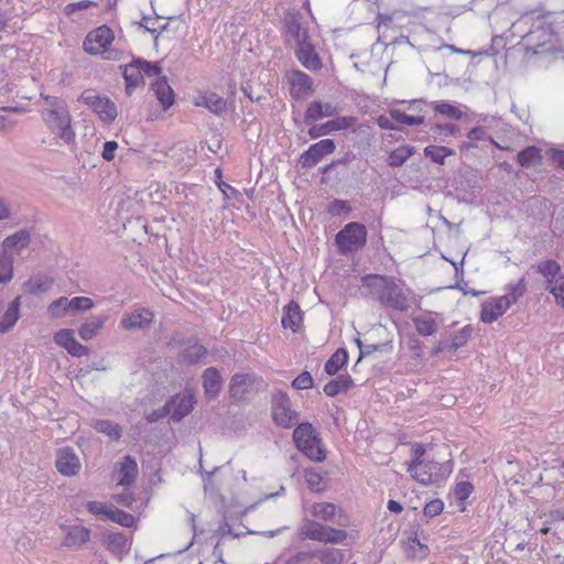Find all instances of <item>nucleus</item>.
Returning <instances> with one entry per match:
<instances>
[{
  "label": "nucleus",
  "mask_w": 564,
  "mask_h": 564,
  "mask_svg": "<svg viewBox=\"0 0 564 564\" xmlns=\"http://www.w3.org/2000/svg\"><path fill=\"white\" fill-rule=\"evenodd\" d=\"M364 285L369 289L370 295L384 307L406 312L413 292L395 282L393 276L369 274L364 279Z\"/></svg>",
  "instance_id": "f257e3e1"
},
{
  "label": "nucleus",
  "mask_w": 564,
  "mask_h": 564,
  "mask_svg": "<svg viewBox=\"0 0 564 564\" xmlns=\"http://www.w3.org/2000/svg\"><path fill=\"white\" fill-rule=\"evenodd\" d=\"M113 40V31L107 25H101L86 35L83 46L85 52L90 55L101 54L105 59L118 61L121 57V52L110 47Z\"/></svg>",
  "instance_id": "f03ea898"
},
{
  "label": "nucleus",
  "mask_w": 564,
  "mask_h": 564,
  "mask_svg": "<svg viewBox=\"0 0 564 564\" xmlns=\"http://www.w3.org/2000/svg\"><path fill=\"white\" fill-rule=\"evenodd\" d=\"M366 242L367 228L361 223H348L335 236L338 252L343 256L360 250L365 247Z\"/></svg>",
  "instance_id": "7ed1b4c3"
},
{
  "label": "nucleus",
  "mask_w": 564,
  "mask_h": 564,
  "mask_svg": "<svg viewBox=\"0 0 564 564\" xmlns=\"http://www.w3.org/2000/svg\"><path fill=\"white\" fill-rule=\"evenodd\" d=\"M41 116L47 128L66 144L75 143L76 134L70 124L72 117L68 107L57 108V110H41Z\"/></svg>",
  "instance_id": "20e7f679"
},
{
  "label": "nucleus",
  "mask_w": 564,
  "mask_h": 564,
  "mask_svg": "<svg viewBox=\"0 0 564 564\" xmlns=\"http://www.w3.org/2000/svg\"><path fill=\"white\" fill-rule=\"evenodd\" d=\"M271 412L273 422L283 429H291L299 419V413L291 409L290 398L283 391L272 393Z\"/></svg>",
  "instance_id": "39448f33"
},
{
  "label": "nucleus",
  "mask_w": 564,
  "mask_h": 564,
  "mask_svg": "<svg viewBox=\"0 0 564 564\" xmlns=\"http://www.w3.org/2000/svg\"><path fill=\"white\" fill-rule=\"evenodd\" d=\"M155 321L154 312L148 307H137L130 313L123 314L119 326L127 332L149 329Z\"/></svg>",
  "instance_id": "423d86ee"
},
{
  "label": "nucleus",
  "mask_w": 564,
  "mask_h": 564,
  "mask_svg": "<svg viewBox=\"0 0 564 564\" xmlns=\"http://www.w3.org/2000/svg\"><path fill=\"white\" fill-rule=\"evenodd\" d=\"M444 467L435 460H423L415 469L408 468L411 476L422 485L436 484L445 478Z\"/></svg>",
  "instance_id": "0eeeda50"
},
{
  "label": "nucleus",
  "mask_w": 564,
  "mask_h": 564,
  "mask_svg": "<svg viewBox=\"0 0 564 564\" xmlns=\"http://www.w3.org/2000/svg\"><path fill=\"white\" fill-rule=\"evenodd\" d=\"M335 149L336 144L333 139H323L304 151L299 159V163L303 169H311L324 156L332 154Z\"/></svg>",
  "instance_id": "6e6552de"
},
{
  "label": "nucleus",
  "mask_w": 564,
  "mask_h": 564,
  "mask_svg": "<svg viewBox=\"0 0 564 564\" xmlns=\"http://www.w3.org/2000/svg\"><path fill=\"white\" fill-rule=\"evenodd\" d=\"M256 382L257 376L254 373H235L229 381L230 399L235 402L247 401Z\"/></svg>",
  "instance_id": "1a4fd4ad"
},
{
  "label": "nucleus",
  "mask_w": 564,
  "mask_h": 564,
  "mask_svg": "<svg viewBox=\"0 0 564 564\" xmlns=\"http://www.w3.org/2000/svg\"><path fill=\"white\" fill-rule=\"evenodd\" d=\"M55 467L63 476L72 477L78 474L80 462L73 448L63 447L56 453Z\"/></svg>",
  "instance_id": "9d476101"
},
{
  "label": "nucleus",
  "mask_w": 564,
  "mask_h": 564,
  "mask_svg": "<svg viewBox=\"0 0 564 564\" xmlns=\"http://www.w3.org/2000/svg\"><path fill=\"white\" fill-rule=\"evenodd\" d=\"M290 94L293 99L302 100L313 93L312 78L302 70H292L289 75Z\"/></svg>",
  "instance_id": "9b49d317"
},
{
  "label": "nucleus",
  "mask_w": 564,
  "mask_h": 564,
  "mask_svg": "<svg viewBox=\"0 0 564 564\" xmlns=\"http://www.w3.org/2000/svg\"><path fill=\"white\" fill-rule=\"evenodd\" d=\"M509 307L510 302L502 300L501 296L490 299L481 304L480 321L491 324L502 316Z\"/></svg>",
  "instance_id": "f8f14e48"
},
{
  "label": "nucleus",
  "mask_w": 564,
  "mask_h": 564,
  "mask_svg": "<svg viewBox=\"0 0 564 564\" xmlns=\"http://www.w3.org/2000/svg\"><path fill=\"white\" fill-rule=\"evenodd\" d=\"M295 54L300 63L310 70H317L322 67V62L318 54L315 52L314 46L307 42V40L302 39L300 43H297Z\"/></svg>",
  "instance_id": "ddd939ff"
},
{
  "label": "nucleus",
  "mask_w": 564,
  "mask_h": 564,
  "mask_svg": "<svg viewBox=\"0 0 564 564\" xmlns=\"http://www.w3.org/2000/svg\"><path fill=\"white\" fill-rule=\"evenodd\" d=\"M31 242V234L28 229H21L6 237L1 243L0 251L12 254H19Z\"/></svg>",
  "instance_id": "4468645a"
},
{
  "label": "nucleus",
  "mask_w": 564,
  "mask_h": 564,
  "mask_svg": "<svg viewBox=\"0 0 564 564\" xmlns=\"http://www.w3.org/2000/svg\"><path fill=\"white\" fill-rule=\"evenodd\" d=\"M223 382V377L217 368L209 367L205 369L202 375L205 397L208 400H215L221 390Z\"/></svg>",
  "instance_id": "2eb2a0df"
},
{
  "label": "nucleus",
  "mask_w": 564,
  "mask_h": 564,
  "mask_svg": "<svg viewBox=\"0 0 564 564\" xmlns=\"http://www.w3.org/2000/svg\"><path fill=\"white\" fill-rule=\"evenodd\" d=\"M119 68L122 72L128 96H131L135 88L144 85V78L137 63V58H133L132 62L127 65H120Z\"/></svg>",
  "instance_id": "dca6fc26"
},
{
  "label": "nucleus",
  "mask_w": 564,
  "mask_h": 564,
  "mask_svg": "<svg viewBox=\"0 0 564 564\" xmlns=\"http://www.w3.org/2000/svg\"><path fill=\"white\" fill-rule=\"evenodd\" d=\"M302 323L303 312L301 311L299 303L295 301L289 302V304L283 307V316L281 319L282 327L296 333L299 332Z\"/></svg>",
  "instance_id": "f3484780"
},
{
  "label": "nucleus",
  "mask_w": 564,
  "mask_h": 564,
  "mask_svg": "<svg viewBox=\"0 0 564 564\" xmlns=\"http://www.w3.org/2000/svg\"><path fill=\"white\" fill-rule=\"evenodd\" d=\"M109 316L107 314L93 315L78 328V335L85 341L97 336L99 330L105 326Z\"/></svg>",
  "instance_id": "a211bd4d"
},
{
  "label": "nucleus",
  "mask_w": 564,
  "mask_h": 564,
  "mask_svg": "<svg viewBox=\"0 0 564 564\" xmlns=\"http://www.w3.org/2000/svg\"><path fill=\"white\" fill-rule=\"evenodd\" d=\"M170 399H175L171 411V419L174 422H180L186 415H188L194 408L195 399L193 394H184L180 397L178 394L171 397Z\"/></svg>",
  "instance_id": "6ab92c4d"
},
{
  "label": "nucleus",
  "mask_w": 564,
  "mask_h": 564,
  "mask_svg": "<svg viewBox=\"0 0 564 564\" xmlns=\"http://www.w3.org/2000/svg\"><path fill=\"white\" fill-rule=\"evenodd\" d=\"M102 542L106 549L118 557H121L129 550L128 538L120 532L105 533Z\"/></svg>",
  "instance_id": "aec40b11"
},
{
  "label": "nucleus",
  "mask_w": 564,
  "mask_h": 564,
  "mask_svg": "<svg viewBox=\"0 0 564 564\" xmlns=\"http://www.w3.org/2000/svg\"><path fill=\"white\" fill-rule=\"evenodd\" d=\"M152 89L164 110H166L174 104V101H175L174 91L171 88V86L169 85L165 76L159 77L152 84Z\"/></svg>",
  "instance_id": "412c9836"
},
{
  "label": "nucleus",
  "mask_w": 564,
  "mask_h": 564,
  "mask_svg": "<svg viewBox=\"0 0 564 564\" xmlns=\"http://www.w3.org/2000/svg\"><path fill=\"white\" fill-rule=\"evenodd\" d=\"M296 447L311 460L321 463L325 459V451L321 446V438L313 437V441L306 440L295 442Z\"/></svg>",
  "instance_id": "4be33fe9"
},
{
  "label": "nucleus",
  "mask_w": 564,
  "mask_h": 564,
  "mask_svg": "<svg viewBox=\"0 0 564 564\" xmlns=\"http://www.w3.org/2000/svg\"><path fill=\"white\" fill-rule=\"evenodd\" d=\"M91 110L106 123L113 122L118 116L116 104L106 96H101Z\"/></svg>",
  "instance_id": "5701e85b"
},
{
  "label": "nucleus",
  "mask_w": 564,
  "mask_h": 564,
  "mask_svg": "<svg viewBox=\"0 0 564 564\" xmlns=\"http://www.w3.org/2000/svg\"><path fill=\"white\" fill-rule=\"evenodd\" d=\"M90 538V530L83 525H72L67 529L63 545L67 547H79Z\"/></svg>",
  "instance_id": "b1692460"
},
{
  "label": "nucleus",
  "mask_w": 564,
  "mask_h": 564,
  "mask_svg": "<svg viewBox=\"0 0 564 564\" xmlns=\"http://www.w3.org/2000/svg\"><path fill=\"white\" fill-rule=\"evenodd\" d=\"M137 475L138 465L135 460L130 455L124 456L119 469L118 485L123 487L132 485L135 480Z\"/></svg>",
  "instance_id": "393cba45"
},
{
  "label": "nucleus",
  "mask_w": 564,
  "mask_h": 564,
  "mask_svg": "<svg viewBox=\"0 0 564 564\" xmlns=\"http://www.w3.org/2000/svg\"><path fill=\"white\" fill-rule=\"evenodd\" d=\"M21 296H15L0 319V332H9L20 317Z\"/></svg>",
  "instance_id": "a878e982"
},
{
  "label": "nucleus",
  "mask_w": 564,
  "mask_h": 564,
  "mask_svg": "<svg viewBox=\"0 0 564 564\" xmlns=\"http://www.w3.org/2000/svg\"><path fill=\"white\" fill-rule=\"evenodd\" d=\"M53 283L54 280L52 278L45 275H34L23 283V290L29 294L37 295L50 291Z\"/></svg>",
  "instance_id": "bb28decb"
},
{
  "label": "nucleus",
  "mask_w": 564,
  "mask_h": 564,
  "mask_svg": "<svg viewBox=\"0 0 564 564\" xmlns=\"http://www.w3.org/2000/svg\"><path fill=\"white\" fill-rule=\"evenodd\" d=\"M414 153V147L409 144L400 145L389 152L387 164L390 167H401Z\"/></svg>",
  "instance_id": "cd10ccee"
},
{
  "label": "nucleus",
  "mask_w": 564,
  "mask_h": 564,
  "mask_svg": "<svg viewBox=\"0 0 564 564\" xmlns=\"http://www.w3.org/2000/svg\"><path fill=\"white\" fill-rule=\"evenodd\" d=\"M325 529H326V525H324L317 521L306 520L299 528V538H300V540L310 539L313 541L321 542Z\"/></svg>",
  "instance_id": "c85d7f7f"
},
{
  "label": "nucleus",
  "mask_w": 564,
  "mask_h": 564,
  "mask_svg": "<svg viewBox=\"0 0 564 564\" xmlns=\"http://www.w3.org/2000/svg\"><path fill=\"white\" fill-rule=\"evenodd\" d=\"M354 381L350 375H339L336 379L330 380L324 386V393L328 397H335L340 392L347 391Z\"/></svg>",
  "instance_id": "c756f323"
},
{
  "label": "nucleus",
  "mask_w": 564,
  "mask_h": 564,
  "mask_svg": "<svg viewBox=\"0 0 564 564\" xmlns=\"http://www.w3.org/2000/svg\"><path fill=\"white\" fill-rule=\"evenodd\" d=\"M348 361V351L345 348H338L325 362L324 370L327 375H336L340 368Z\"/></svg>",
  "instance_id": "7c9ffc66"
},
{
  "label": "nucleus",
  "mask_w": 564,
  "mask_h": 564,
  "mask_svg": "<svg viewBox=\"0 0 564 564\" xmlns=\"http://www.w3.org/2000/svg\"><path fill=\"white\" fill-rule=\"evenodd\" d=\"M207 108L210 112L220 116L227 110L226 100L215 93H209L202 97V102L198 104Z\"/></svg>",
  "instance_id": "2f4dec72"
},
{
  "label": "nucleus",
  "mask_w": 564,
  "mask_h": 564,
  "mask_svg": "<svg viewBox=\"0 0 564 564\" xmlns=\"http://www.w3.org/2000/svg\"><path fill=\"white\" fill-rule=\"evenodd\" d=\"M207 355V349L199 345V344H194V345H191L186 348H184L181 354H180V357H181V360L185 364H188V365H196L198 362H200V360L203 358H205Z\"/></svg>",
  "instance_id": "473e14b6"
},
{
  "label": "nucleus",
  "mask_w": 564,
  "mask_h": 564,
  "mask_svg": "<svg viewBox=\"0 0 564 564\" xmlns=\"http://www.w3.org/2000/svg\"><path fill=\"white\" fill-rule=\"evenodd\" d=\"M412 322L420 336H432L438 329V324L430 316H415L412 318Z\"/></svg>",
  "instance_id": "72a5a7b5"
},
{
  "label": "nucleus",
  "mask_w": 564,
  "mask_h": 564,
  "mask_svg": "<svg viewBox=\"0 0 564 564\" xmlns=\"http://www.w3.org/2000/svg\"><path fill=\"white\" fill-rule=\"evenodd\" d=\"M423 153L430 158L432 162L443 165L446 156L455 154V150L443 145H427L424 148Z\"/></svg>",
  "instance_id": "f704fd0d"
},
{
  "label": "nucleus",
  "mask_w": 564,
  "mask_h": 564,
  "mask_svg": "<svg viewBox=\"0 0 564 564\" xmlns=\"http://www.w3.org/2000/svg\"><path fill=\"white\" fill-rule=\"evenodd\" d=\"M321 564H341L344 562V553L341 550L334 547L319 549L314 551Z\"/></svg>",
  "instance_id": "c9c22d12"
},
{
  "label": "nucleus",
  "mask_w": 564,
  "mask_h": 564,
  "mask_svg": "<svg viewBox=\"0 0 564 564\" xmlns=\"http://www.w3.org/2000/svg\"><path fill=\"white\" fill-rule=\"evenodd\" d=\"M541 160V150L535 145L527 147L517 154V161L522 167H530Z\"/></svg>",
  "instance_id": "e433bc0d"
},
{
  "label": "nucleus",
  "mask_w": 564,
  "mask_h": 564,
  "mask_svg": "<svg viewBox=\"0 0 564 564\" xmlns=\"http://www.w3.org/2000/svg\"><path fill=\"white\" fill-rule=\"evenodd\" d=\"M94 427L97 432L109 436L113 441H118L122 435L121 426L110 420H97Z\"/></svg>",
  "instance_id": "4c0bfd02"
},
{
  "label": "nucleus",
  "mask_w": 564,
  "mask_h": 564,
  "mask_svg": "<svg viewBox=\"0 0 564 564\" xmlns=\"http://www.w3.org/2000/svg\"><path fill=\"white\" fill-rule=\"evenodd\" d=\"M284 28L288 34L295 40L296 44L300 43L302 39L307 40V32L302 31V25L297 15H289L284 21Z\"/></svg>",
  "instance_id": "58836bf2"
},
{
  "label": "nucleus",
  "mask_w": 564,
  "mask_h": 564,
  "mask_svg": "<svg viewBox=\"0 0 564 564\" xmlns=\"http://www.w3.org/2000/svg\"><path fill=\"white\" fill-rule=\"evenodd\" d=\"M431 106L433 107V109L435 110L436 113H438L443 117H446L449 119H455V120H459L463 117L462 110H459L456 106H454L447 101H444V100L435 101V102H432Z\"/></svg>",
  "instance_id": "ea45409f"
},
{
  "label": "nucleus",
  "mask_w": 564,
  "mask_h": 564,
  "mask_svg": "<svg viewBox=\"0 0 564 564\" xmlns=\"http://www.w3.org/2000/svg\"><path fill=\"white\" fill-rule=\"evenodd\" d=\"M13 261L12 254H7L0 251V283L7 284L13 278Z\"/></svg>",
  "instance_id": "a19ab883"
},
{
  "label": "nucleus",
  "mask_w": 564,
  "mask_h": 564,
  "mask_svg": "<svg viewBox=\"0 0 564 564\" xmlns=\"http://www.w3.org/2000/svg\"><path fill=\"white\" fill-rule=\"evenodd\" d=\"M107 519L124 528H131L135 523L133 514L116 507L110 508Z\"/></svg>",
  "instance_id": "79ce46f5"
},
{
  "label": "nucleus",
  "mask_w": 564,
  "mask_h": 564,
  "mask_svg": "<svg viewBox=\"0 0 564 564\" xmlns=\"http://www.w3.org/2000/svg\"><path fill=\"white\" fill-rule=\"evenodd\" d=\"M336 506L330 502H318L312 507V513L315 518L324 521L332 520L336 514Z\"/></svg>",
  "instance_id": "37998d69"
},
{
  "label": "nucleus",
  "mask_w": 564,
  "mask_h": 564,
  "mask_svg": "<svg viewBox=\"0 0 564 564\" xmlns=\"http://www.w3.org/2000/svg\"><path fill=\"white\" fill-rule=\"evenodd\" d=\"M66 306L69 307L70 315H75L78 312H86L94 307V301L86 296H75L67 299Z\"/></svg>",
  "instance_id": "c03bdc74"
},
{
  "label": "nucleus",
  "mask_w": 564,
  "mask_h": 564,
  "mask_svg": "<svg viewBox=\"0 0 564 564\" xmlns=\"http://www.w3.org/2000/svg\"><path fill=\"white\" fill-rule=\"evenodd\" d=\"M391 119H393L398 123L408 124V126H419L424 123L425 118L423 116H411L399 109H391L389 111Z\"/></svg>",
  "instance_id": "a18cd8bd"
},
{
  "label": "nucleus",
  "mask_w": 564,
  "mask_h": 564,
  "mask_svg": "<svg viewBox=\"0 0 564 564\" xmlns=\"http://www.w3.org/2000/svg\"><path fill=\"white\" fill-rule=\"evenodd\" d=\"M318 436L317 432L313 427V425L310 422H303L300 423L293 431V441L301 442L311 440L313 441V437Z\"/></svg>",
  "instance_id": "49530a36"
},
{
  "label": "nucleus",
  "mask_w": 564,
  "mask_h": 564,
  "mask_svg": "<svg viewBox=\"0 0 564 564\" xmlns=\"http://www.w3.org/2000/svg\"><path fill=\"white\" fill-rule=\"evenodd\" d=\"M404 534L406 535V544L409 549L414 550L415 547L419 549V556L421 558H424L429 554V547L427 545L420 542L417 539V530L415 528H412L410 530L404 531Z\"/></svg>",
  "instance_id": "de8ad7c7"
},
{
  "label": "nucleus",
  "mask_w": 564,
  "mask_h": 564,
  "mask_svg": "<svg viewBox=\"0 0 564 564\" xmlns=\"http://www.w3.org/2000/svg\"><path fill=\"white\" fill-rule=\"evenodd\" d=\"M66 296H61L57 300L53 301L47 307L48 315L53 318H61L66 316L67 314L70 315L69 307L66 306Z\"/></svg>",
  "instance_id": "09e8293b"
},
{
  "label": "nucleus",
  "mask_w": 564,
  "mask_h": 564,
  "mask_svg": "<svg viewBox=\"0 0 564 564\" xmlns=\"http://www.w3.org/2000/svg\"><path fill=\"white\" fill-rule=\"evenodd\" d=\"M527 292V284L524 279H520L516 284L508 285V293L502 297V300H508L510 302V306L524 295Z\"/></svg>",
  "instance_id": "8fccbe9b"
},
{
  "label": "nucleus",
  "mask_w": 564,
  "mask_h": 564,
  "mask_svg": "<svg viewBox=\"0 0 564 564\" xmlns=\"http://www.w3.org/2000/svg\"><path fill=\"white\" fill-rule=\"evenodd\" d=\"M473 333V327L470 325H466L463 328H460L458 332H455L451 335V346L453 350H456L468 341Z\"/></svg>",
  "instance_id": "3c124183"
},
{
  "label": "nucleus",
  "mask_w": 564,
  "mask_h": 564,
  "mask_svg": "<svg viewBox=\"0 0 564 564\" xmlns=\"http://www.w3.org/2000/svg\"><path fill=\"white\" fill-rule=\"evenodd\" d=\"M546 289H549L555 297L556 304L564 308V275L556 279L554 284L552 280H547Z\"/></svg>",
  "instance_id": "603ef678"
},
{
  "label": "nucleus",
  "mask_w": 564,
  "mask_h": 564,
  "mask_svg": "<svg viewBox=\"0 0 564 564\" xmlns=\"http://www.w3.org/2000/svg\"><path fill=\"white\" fill-rule=\"evenodd\" d=\"M305 480L310 490L316 492L324 490V478L314 468L305 469Z\"/></svg>",
  "instance_id": "864d4df0"
},
{
  "label": "nucleus",
  "mask_w": 564,
  "mask_h": 564,
  "mask_svg": "<svg viewBox=\"0 0 564 564\" xmlns=\"http://www.w3.org/2000/svg\"><path fill=\"white\" fill-rule=\"evenodd\" d=\"M348 536V532L343 529H335L333 527L326 525L323 538L321 540L322 543H340Z\"/></svg>",
  "instance_id": "5fc2aeb1"
},
{
  "label": "nucleus",
  "mask_w": 564,
  "mask_h": 564,
  "mask_svg": "<svg viewBox=\"0 0 564 564\" xmlns=\"http://www.w3.org/2000/svg\"><path fill=\"white\" fill-rule=\"evenodd\" d=\"M324 118L322 112V101L314 100L308 104L305 113H304V122L305 124H311L314 121Z\"/></svg>",
  "instance_id": "6e6d98bb"
},
{
  "label": "nucleus",
  "mask_w": 564,
  "mask_h": 564,
  "mask_svg": "<svg viewBox=\"0 0 564 564\" xmlns=\"http://www.w3.org/2000/svg\"><path fill=\"white\" fill-rule=\"evenodd\" d=\"M174 402H175V399H169L162 408H160L158 410H153V411L149 412L148 414H145L147 422L155 423V422H159L160 420L164 419L165 416H167L172 411V406H173Z\"/></svg>",
  "instance_id": "4d7b16f0"
},
{
  "label": "nucleus",
  "mask_w": 564,
  "mask_h": 564,
  "mask_svg": "<svg viewBox=\"0 0 564 564\" xmlns=\"http://www.w3.org/2000/svg\"><path fill=\"white\" fill-rule=\"evenodd\" d=\"M137 63L139 64L143 78L160 76L162 73V68L158 62H149L139 57L137 58Z\"/></svg>",
  "instance_id": "13d9d810"
},
{
  "label": "nucleus",
  "mask_w": 564,
  "mask_h": 564,
  "mask_svg": "<svg viewBox=\"0 0 564 564\" xmlns=\"http://www.w3.org/2000/svg\"><path fill=\"white\" fill-rule=\"evenodd\" d=\"M561 265L555 260H545L538 264V272L546 278L553 279L560 273Z\"/></svg>",
  "instance_id": "bf43d9fd"
},
{
  "label": "nucleus",
  "mask_w": 564,
  "mask_h": 564,
  "mask_svg": "<svg viewBox=\"0 0 564 564\" xmlns=\"http://www.w3.org/2000/svg\"><path fill=\"white\" fill-rule=\"evenodd\" d=\"M326 212L332 216H339L343 213H350L351 207L347 200L334 199L327 205Z\"/></svg>",
  "instance_id": "052dcab7"
},
{
  "label": "nucleus",
  "mask_w": 564,
  "mask_h": 564,
  "mask_svg": "<svg viewBox=\"0 0 564 564\" xmlns=\"http://www.w3.org/2000/svg\"><path fill=\"white\" fill-rule=\"evenodd\" d=\"M333 131H340L346 130L351 127H354L357 122L356 117L351 116H343V117H336L335 119L329 120Z\"/></svg>",
  "instance_id": "680f3d73"
},
{
  "label": "nucleus",
  "mask_w": 564,
  "mask_h": 564,
  "mask_svg": "<svg viewBox=\"0 0 564 564\" xmlns=\"http://www.w3.org/2000/svg\"><path fill=\"white\" fill-rule=\"evenodd\" d=\"M54 340L58 346H61L67 350V348L70 346V343H73L75 340L74 330L73 329H59L58 332L55 333Z\"/></svg>",
  "instance_id": "e2e57ef3"
},
{
  "label": "nucleus",
  "mask_w": 564,
  "mask_h": 564,
  "mask_svg": "<svg viewBox=\"0 0 564 564\" xmlns=\"http://www.w3.org/2000/svg\"><path fill=\"white\" fill-rule=\"evenodd\" d=\"M313 378L308 371H303L293 381L292 387L296 390H306L313 387Z\"/></svg>",
  "instance_id": "0e129e2a"
},
{
  "label": "nucleus",
  "mask_w": 564,
  "mask_h": 564,
  "mask_svg": "<svg viewBox=\"0 0 564 564\" xmlns=\"http://www.w3.org/2000/svg\"><path fill=\"white\" fill-rule=\"evenodd\" d=\"M444 510V502L441 499L429 501L423 508V514L427 518H433L442 513Z\"/></svg>",
  "instance_id": "69168bd1"
},
{
  "label": "nucleus",
  "mask_w": 564,
  "mask_h": 564,
  "mask_svg": "<svg viewBox=\"0 0 564 564\" xmlns=\"http://www.w3.org/2000/svg\"><path fill=\"white\" fill-rule=\"evenodd\" d=\"M86 509L89 513L97 516V517H102L106 519L108 518V513L110 510L109 507H107L105 503H102L100 501H88L86 503Z\"/></svg>",
  "instance_id": "338daca9"
},
{
  "label": "nucleus",
  "mask_w": 564,
  "mask_h": 564,
  "mask_svg": "<svg viewBox=\"0 0 564 564\" xmlns=\"http://www.w3.org/2000/svg\"><path fill=\"white\" fill-rule=\"evenodd\" d=\"M474 491V486L470 481H459L455 487V496L459 501H464L469 498Z\"/></svg>",
  "instance_id": "774afa93"
}]
</instances>
